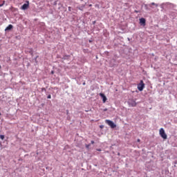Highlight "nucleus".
I'll list each match as a JSON object with an SVG mask.
<instances>
[{
  "instance_id": "2",
  "label": "nucleus",
  "mask_w": 177,
  "mask_h": 177,
  "mask_svg": "<svg viewBox=\"0 0 177 177\" xmlns=\"http://www.w3.org/2000/svg\"><path fill=\"white\" fill-rule=\"evenodd\" d=\"M128 104L129 107H136V105L138 104L136 103V101L133 100V99L129 100Z\"/></svg>"
},
{
  "instance_id": "10",
  "label": "nucleus",
  "mask_w": 177,
  "mask_h": 177,
  "mask_svg": "<svg viewBox=\"0 0 177 177\" xmlns=\"http://www.w3.org/2000/svg\"><path fill=\"white\" fill-rule=\"evenodd\" d=\"M158 6V5H157L156 3H151V4H150V6Z\"/></svg>"
},
{
  "instance_id": "8",
  "label": "nucleus",
  "mask_w": 177,
  "mask_h": 177,
  "mask_svg": "<svg viewBox=\"0 0 177 177\" xmlns=\"http://www.w3.org/2000/svg\"><path fill=\"white\" fill-rule=\"evenodd\" d=\"M12 28H13V25L10 24L6 28L5 30L9 31L10 30H12Z\"/></svg>"
},
{
  "instance_id": "20",
  "label": "nucleus",
  "mask_w": 177,
  "mask_h": 177,
  "mask_svg": "<svg viewBox=\"0 0 177 177\" xmlns=\"http://www.w3.org/2000/svg\"><path fill=\"white\" fill-rule=\"evenodd\" d=\"M51 73H52V74H54V72H53V71H51Z\"/></svg>"
},
{
  "instance_id": "23",
  "label": "nucleus",
  "mask_w": 177,
  "mask_h": 177,
  "mask_svg": "<svg viewBox=\"0 0 177 177\" xmlns=\"http://www.w3.org/2000/svg\"><path fill=\"white\" fill-rule=\"evenodd\" d=\"M0 69H1V65H0Z\"/></svg>"
},
{
  "instance_id": "18",
  "label": "nucleus",
  "mask_w": 177,
  "mask_h": 177,
  "mask_svg": "<svg viewBox=\"0 0 177 177\" xmlns=\"http://www.w3.org/2000/svg\"><path fill=\"white\" fill-rule=\"evenodd\" d=\"M104 111H107V109H105L104 110Z\"/></svg>"
},
{
  "instance_id": "12",
  "label": "nucleus",
  "mask_w": 177,
  "mask_h": 177,
  "mask_svg": "<svg viewBox=\"0 0 177 177\" xmlns=\"http://www.w3.org/2000/svg\"><path fill=\"white\" fill-rule=\"evenodd\" d=\"M52 96L50 95H48L47 97V99H51Z\"/></svg>"
},
{
  "instance_id": "4",
  "label": "nucleus",
  "mask_w": 177,
  "mask_h": 177,
  "mask_svg": "<svg viewBox=\"0 0 177 177\" xmlns=\"http://www.w3.org/2000/svg\"><path fill=\"white\" fill-rule=\"evenodd\" d=\"M159 133L162 139H167V133H165L164 129L161 128L159 131Z\"/></svg>"
},
{
  "instance_id": "17",
  "label": "nucleus",
  "mask_w": 177,
  "mask_h": 177,
  "mask_svg": "<svg viewBox=\"0 0 177 177\" xmlns=\"http://www.w3.org/2000/svg\"><path fill=\"white\" fill-rule=\"evenodd\" d=\"M137 142H140V139H138V140H137Z\"/></svg>"
},
{
  "instance_id": "14",
  "label": "nucleus",
  "mask_w": 177,
  "mask_h": 177,
  "mask_svg": "<svg viewBox=\"0 0 177 177\" xmlns=\"http://www.w3.org/2000/svg\"><path fill=\"white\" fill-rule=\"evenodd\" d=\"M91 145H95V141L91 140Z\"/></svg>"
},
{
  "instance_id": "1",
  "label": "nucleus",
  "mask_w": 177,
  "mask_h": 177,
  "mask_svg": "<svg viewBox=\"0 0 177 177\" xmlns=\"http://www.w3.org/2000/svg\"><path fill=\"white\" fill-rule=\"evenodd\" d=\"M138 89L140 92H142V91L145 89V83L143 82V80H140V84H138Z\"/></svg>"
},
{
  "instance_id": "15",
  "label": "nucleus",
  "mask_w": 177,
  "mask_h": 177,
  "mask_svg": "<svg viewBox=\"0 0 177 177\" xmlns=\"http://www.w3.org/2000/svg\"><path fill=\"white\" fill-rule=\"evenodd\" d=\"M41 91H46V88H41Z\"/></svg>"
},
{
  "instance_id": "5",
  "label": "nucleus",
  "mask_w": 177,
  "mask_h": 177,
  "mask_svg": "<svg viewBox=\"0 0 177 177\" xmlns=\"http://www.w3.org/2000/svg\"><path fill=\"white\" fill-rule=\"evenodd\" d=\"M28 6H30V3H28V1H27V3H24L21 6V9H22V10H26L28 9Z\"/></svg>"
},
{
  "instance_id": "7",
  "label": "nucleus",
  "mask_w": 177,
  "mask_h": 177,
  "mask_svg": "<svg viewBox=\"0 0 177 177\" xmlns=\"http://www.w3.org/2000/svg\"><path fill=\"white\" fill-rule=\"evenodd\" d=\"M140 24L142 26H146V19L145 18L140 19Z\"/></svg>"
},
{
  "instance_id": "3",
  "label": "nucleus",
  "mask_w": 177,
  "mask_h": 177,
  "mask_svg": "<svg viewBox=\"0 0 177 177\" xmlns=\"http://www.w3.org/2000/svg\"><path fill=\"white\" fill-rule=\"evenodd\" d=\"M106 124H107L109 127H111V128L114 129L115 128V127H117V125H115V124H114V122L111 120H105Z\"/></svg>"
},
{
  "instance_id": "9",
  "label": "nucleus",
  "mask_w": 177,
  "mask_h": 177,
  "mask_svg": "<svg viewBox=\"0 0 177 177\" xmlns=\"http://www.w3.org/2000/svg\"><path fill=\"white\" fill-rule=\"evenodd\" d=\"M0 139H1V140H3V139H5V136L0 135Z\"/></svg>"
},
{
  "instance_id": "22",
  "label": "nucleus",
  "mask_w": 177,
  "mask_h": 177,
  "mask_svg": "<svg viewBox=\"0 0 177 177\" xmlns=\"http://www.w3.org/2000/svg\"><path fill=\"white\" fill-rule=\"evenodd\" d=\"M136 13H138V11H136Z\"/></svg>"
},
{
  "instance_id": "19",
  "label": "nucleus",
  "mask_w": 177,
  "mask_h": 177,
  "mask_svg": "<svg viewBox=\"0 0 177 177\" xmlns=\"http://www.w3.org/2000/svg\"><path fill=\"white\" fill-rule=\"evenodd\" d=\"M97 151H102V150H101V149H97Z\"/></svg>"
},
{
  "instance_id": "16",
  "label": "nucleus",
  "mask_w": 177,
  "mask_h": 177,
  "mask_svg": "<svg viewBox=\"0 0 177 177\" xmlns=\"http://www.w3.org/2000/svg\"><path fill=\"white\" fill-rule=\"evenodd\" d=\"M95 8H99V5H98V4H96V5H95Z\"/></svg>"
},
{
  "instance_id": "11",
  "label": "nucleus",
  "mask_w": 177,
  "mask_h": 177,
  "mask_svg": "<svg viewBox=\"0 0 177 177\" xmlns=\"http://www.w3.org/2000/svg\"><path fill=\"white\" fill-rule=\"evenodd\" d=\"M3 5H5V1H3L2 3H0V8H2Z\"/></svg>"
},
{
  "instance_id": "21",
  "label": "nucleus",
  "mask_w": 177,
  "mask_h": 177,
  "mask_svg": "<svg viewBox=\"0 0 177 177\" xmlns=\"http://www.w3.org/2000/svg\"><path fill=\"white\" fill-rule=\"evenodd\" d=\"M85 84H86V83H85V82H84V83H83V85H85Z\"/></svg>"
},
{
  "instance_id": "6",
  "label": "nucleus",
  "mask_w": 177,
  "mask_h": 177,
  "mask_svg": "<svg viewBox=\"0 0 177 177\" xmlns=\"http://www.w3.org/2000/svg\"><path fill=\"white\" fill-rule=\"evenodd\" d=\"M100 96H101V97L102 98L103 103H106L107 100V97H106V95L102 93H100Z\"/></svg>"
},
{
  "instance_id": "13",
  "label": "nucleus",
  "mask_w": 177,
  "mask_h": 177,
  "mask_svg": "<svg viewBox=\"0 0 177 177\" xmlns=\"http://www.w3.org/2000/svg\"><path fill=\"white\" fill-rule=\"evenodd\" d=\"M89 146H91V145H86V149H89Z\"/></svg>"
}]
</instances>
